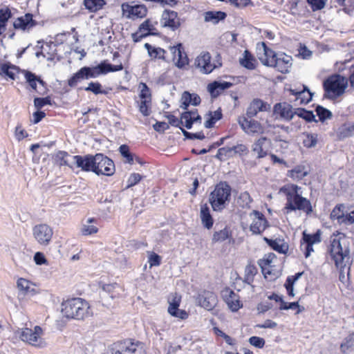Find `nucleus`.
I'll return each mask as SVG.
<instances>
[{
    "label": "nucleus",
    "mask_w": 354,
    "mask_h": 354,
    "mask_svg": "<svg viewBox=\"0 0 354 354\" xmlns=\"http://www.w3.org/2000/svg\"><path fill=\"white\" fill-rule=\"evenodd\" d=\"M261 46L263 50V57H259V59L263 65L270 66L272 64L271 60L275 59L278 55L269 48L264 42L261 43Z\"/></svg>",
    "instance_id": "28"
},
{
    "label": "nucleus",
    "mask_w": 354,
    "mask_h": 354,
    "mask_svg": "<svg viewBox=\"0 0 354 354\" xmlns=\"http://www.w3.org/2000/svg\"><path fill=\"white\" fill-rule=\"evenodd\" d=\"M144 47L151 58L165 60V54L166 53V50L163 48L152 46L149 43L145 44Z\"/></svg>",
    "instance_id": "31"
},
{
    "label": "nucleus",
    "mask_w": 354,
    "mask_h": 354,
    "mask_svg": "<svg viewBox=\"0 0 354 354\" xmlns=\"http://www.w3.org/2000/svg\"><path fill=\"white\" fill-rule=\"evenodd\" d=\"M195 113H196V109L183 112L181 113L182 125H184L187 129H192L194 123L192 118V115Z\"/></svg>",
    "instance_id": "40"
},
{
    "label": "nucleus",
    "mask_w": 354,
    "mask_h": 354,
    "mask_svg": "<svg viewBox=\"0 0 354 354\" xmlns=\"http://www.w3.org/2000/svg\"><path fill=\"white\" fill-rule=\"evenodd\" d=\"M348 86V80L339 74L332 75L323 82V97L335 100L344 94Z\"/></svg>",
    "instance_id": "4"
},
{
    "label": "nucleus",
    "mask_w": 354,
    "mask_h": 354,
    "mask_svg": "<svg viewBox=\"0 0 354 354\" xmlns=\"http://www.w3.org/2000/svg\"><path fill=\"white\" fill-rule=\"evenodd\" d=\"M180 302V297H174L171 301H169L168 313L173 317L185 319L188 317V313L178 308Z\"/></svg>",
    "instance_id": "21"
},
{
    "label": "nucleus",
    "mask_w": 354,
    "mask_h": 354,
    "mask_svg": "<svg viewBox=\"0 0 354 354\" xmlns=\"http://www.w3.org/2000/svg\"><path fill=\"white\" fill-rule=\"evenodd\" d=\"M229 237V232L225 228L224 230L218 232H215L213 234L212 241L214 242H222L225 241Z\"/></svg>",
    "instance_id": "55"
},
{
    "label": "nucleus",
    "mask_w": 354,
    "mask_h": 354,
    "mask_svg": "<svg viewBox=\"0 0 354 354\" xmlns=\"http://www.w3.org/2000/svg\"><path fill=\"white\" fill-rule=\"evenodd\" d=\"M329 253L337 268L342 269L346 266L344 259L346 258L349 259V249L343 250L340 238H335L330 241Z\"/></svg>",
    "instance_id": "6"
},
{
    "label": "nucleus",
    "mask_w": 354,
    "mask_h": 354,
    "mask_svg": "<svg viewBox=\"0 0 354 354\" xmlns=\"http://www.w3.org/2000/svg\"><path fill=\"white\" fill-rule=\"evenodd\" d=\"M255 59L249 50H245L243 53V57L239 59L240 64L248 70L255 68Z\"/></svg>",
    "instance_id": "34"
},
{
    "label": "nucleus",
    "mask_w": 354,
    "mask_h": 354,
    "mask_svg": "<svg viewBox=\"0 0 354 354\" xmlns=\"http://www.w3.org/2000/svg\"><path fill=\"white\" fill-rule=\"evenodd\" d=\"M121 156L125 158V162L130 165L133 164L134 155L130 151V148L127 145H122L118 149Z\"/></svg>",
    "instance_id": "42"
},
{
    "label": "nucleus",
    "mask_w": 354,
    "mask_h": 354,
    "mask_svg": "<svg viewBox=\"0 0 354 354\" xmlns=\"http://www.w3.org/2000/svg\"><path fill=\"white\" fill-rule=\"evenodd\" d=\"M245 281H247L248 283H250V281H253V277L257 272V269L254 265H248L245 268Z\"/></svg>",
    "instance_id": "58"
},
{
    "label": "nucleus",
    "mask_w": 354,
    "mask_h": 354,
    "mask_svg": "<svg viewBox=\"0 0 354 354\" xmlns=\"http://www.w3.org/2000/svg\"><path fill=\"white\" fill-rule=\"evenodd\" d=\"M263 239L272 250L280 254H286L288 251L289 245L283 239H271L266 236Z\"/></svg>",
    "instance_id": "23"
},
{
    "label": "nucleus",
    "mask_w": 354,
    "mask_h": 354,
    "mask_svg": "<svg viewBox=\"0 0 354 354\" xmlns=\"http://www.w3.org/2000/svg\"><path fill=\"white\" fill-rule=\"evenodd\" d=\"M299 189V187L296 185H292L290 189L285 186L280 189V192L285 194L286 196L287 201L285 209L287 210V213L301 210L309 215L313 212L311 203L308 199L298 193Z\"/></svg>",
    "instance_id": "1"
},
{
    "label": "nucleus",
    "mask_w": 354,
    "mask_h": 354,
    "mask_svg": "<svg viewBox=\"0 0 354 354\" xmlns=\"http://www.w3.org/2000/svg\"><path fill=\"white\" fill-rule=\"evenodd\" d=\"M215 158L220 161H225L232 158V150L230 146L219 148L217 151V153L215 155Z\"/></svg>",
    "instance_id": "45"
},
{
    "label": "nucleus",
    "mask_w": 354,
    "mask_h": 354,
    "mask_svg": "<svg viewBox=\"0 0 354 354\" xmlns=\"http://www.w3.org/2000/svg\"><path fill=\"white\" fill-rule=\"evenodd\" d=\"M116 288H118L117 283L103 284L102 286V292L100 293L101 297L105 298L106 296H109L111 299L115 298L116 294H115V289Z\"/></svg>",
    "instance_id": "39"
},
{
    "label": "nucleus",
    "mask_w": 354,
    "mask_h": 354,
    "mask_svg": "<svg viewBox=\"0 0 354 354\" xmlns=\"http://www.w3.org/2000/svg\"><path fill=\"white\" fill-rule=\"evenodd\" d=\"M80 89H84L86 91L92 92L95 95L98 94H107V92L105 90L102 89V84L98 82H91L88 83V86L84 88H80Z\"/></svg>",
    "instance_id": "43"
},
{
    "label": "nucleus",
    "mask_w": 354,
    "mask_h": 354,
    "mask_svg": "<svg viewBox=\"0 0 354 354\" xmlns=\"http://www.w3.org/2000/svg\"><path fill=\"white\" fill-rule=\"evenodd\" d=\"M122 16L131 20H137L146 17L147 9L145 5L134 4L133 2L123 3L121 6Z\"/></svg>",
    "instance_id": "7"
},
{
    "label": "nucleus",
    "mask_w": 354,
    "mask_h": 354,
    "mask_svg": "<svg viewBox=\"0 0 354 354\" xmlns=\"http://www.w3.org/2000/svg\"><path fill=\"white\" fill-rule=\"evenodd\" d=\"M270 104L263 101L259 98H254L250 103L246 110V116L252 118L257 115L259 112L268 111L270 110Z\"/></svg>",
    "instance_id": "14"
},
{
    "label": "nucleus",
    "mask_w": 354,
    "mask_h": 354,
    "mask_svg": "<svg viewBox=\"0 0 354 354\" xmlns=\"http://www.w3.org/2000/svg\"><path fill=\"white\" fill-rule=\"evenodd\" d=\"M199 305L207 310H212L217 304V297L212 291L203 290L197 297Z\"/></svg>",
    "instance_id": "13"
},
{
    "label": "nucleus",
    "mask_w": 354,
    "mask_h": 354,
    "mask_svg": "<svg viewBox=\"0 0 354 354\" xmlns=\"http://www.w3.org/2000/svg\"><path fill=\"white\" fill-rule=\"evenodd\" d=\"M201 97L198 94L190 93L189 91H184L181 97L180 108L188 111L187 109L190 104L193 106H198L201 104Z\"/></svg>",
    "instance_id": "24"
},
{
    "label": "nucleus",
    "mask_w": 354,
    "mask_h": 354,
    "mask_svg": "<svg viewBox=\"0 0 354 354\" xmlns=\"http://www.w3.org/2000/svg\"><path fill=\"white\" fill-rule=\"evenodd\" d=\"M252 201V200L248 192L241 193L237 198V203L243 208L249 207Z\"/></svg>",
    "instance_id": "49"
},
{
    "label": "nucleus",
    "mask_w": 354,
    "mask_h": 354,
    "mask_svg": "<svg viewBox=\"0 0 354 354\" xmlns=\"http://www.w3.org/2000/svg\"><path fill=\"white\" fill-rule=\"evenodd\" d=\"M152 24H141L137 32L131 34V37L134 42H139L141 39L149 35H156V33H151Z\"/></svg>",
    "instance_id": "26"
},
{
    "label": "nucleus",
    "mask_w": 354,
    "mask_h": 354,
    "mask_svg": "<svg viewBox=\"0 0 354 354\" xmlns=\"http://www.w3.org/2000/svg\"><path fill=\"white\" fill-rule=\"evenodd\" d=\"M47 104H51V99L49 96L46 97H35L34 99V105L37 109H40Z\"/></svg>",
    "instance_id": "60"
},
{
    "label": "nucleus",
    "mask_w": 354,
    "mask_h": 354,
    "mask_svg": "<svg viewBox=\"0 0 354 354\" xmlns=\"http://www.w3.org/2000/svg\"><path fill=\"white\" fill-rule=\"evenodd\" d=\"M74 163L76 167L80 168L82 171L94 173V166L96 163V154H86L84 156L75 155L73 156Z\"/></svg>",
    "instance_id": "12"
},
{
    "label": "nucleus",
    "mask_w": 354,
    "mask_h": 354,
    "mask_svg": "<svg viewBox=\"0 0 354 354\" xmlns=\"http://www.w3.org/2000/svg\"><path fill=\"white\" fill-rule=\"evenodd\" d=\"M292 60L291 56L285 54L278 55L275 59L271 60L270 66L276 68L282 73H286L292 66Z\"/></svg>",
    "instance_id": "18"
},
{
    "label": "nucleus",
    "mask_w": 354,
    "mask_h": 354,
    "mask_svg": "<svg viewBox=\"0 0 354 354\" xmlns=\"http://www.w3.org/2000/svg\"><path fill=\"white\" fill-rule=\"evenodd\" d=\"M232 188L226 181H220L209 196V203L215 212L225 209L231 200Z\"/></svg>",
    "instance_id": "3"
},
{
    "label": "nucleus",
    "mask_w": 354,
    "mask_h": 354,
    "mask_svg": "<svg viewBox=\"0 0 354 354\" xmlns=\"http://www.w3.org/2000/svg\"><path fill=\"white\" fill-rule=\"evenodd\" d=\"M295 115L305 120L307 122H317V120L315 119V115L313 111L306 110L304 108L295 109Z\"/></svg>",
    "instance_id": "35"
},
{
    "label": "nucleus",
    "mask_w": 354,
    "mask_h": 354,
    "mask_svg": "<svg viewBox=\"0 0 354 354\" xmlns=\"http://www.w3.org/2000/svg\"><path fill=\"white\" fill-rule=\"evenodd\" d=\"M17 284L18 288L22 291L23 294H26L30 290V281L24 278L19 279Z\"/></svg>",
    "instance_id": "62"
},
{
    "label": "nucleus",
    "mask_w": 354,
    "mask_h": 354,
    "mask_svg": "<svg viewBox=\"0 0 354 354\" xmlns=\"http://www.w3.org/2000/svg\"><path fill=\"white\" fill-rule=\"evenodd\" d=\"M313 11L319 10L324 8L326 0H307Z\"/></svg>",
    "instance_id": "61"
},
{
    "label": "nucleus",
    "mask_w": 354,
    "mask_h": 354,
    "mask_svg": "<svg viewBox=\"0 0 354 354\" xmlns=\"http://www.w3.org/2000/svg\"><path fill=\"white\" fill-rule=\"evenodd\" d=\"M143 346L139 341L127 339L111 344L106 354H143Z\"/></svg>",
    "instance_id": "5"
},
{
    "label": "nucleus",
    "mask_w": 354,
    "mask_h": 354,
    "mask_svg": "<svg viewBox=\"0 0 354 354\" xmlns=\"http://www.w3.org/2000/svg\"><path fill=\"white\" fill-rule=\"evenodd\" d=\"M94 166V173L97 175L112 176L115 172L113 161L102 153H96V163Z\"/></svg>",
    "instance_id": "8"
},
{
    "label": "nucleus",
    "mask_w": 354,
    "mask_h": 354,
    "mask_svg": "<svg viewBox=\"0 0 354 354\" xmlns=\"http://www.w3.org/2000/svg\"><path fill=\"white\" fill-rule=\"evenodd\" d=\"M225 17V12L221 11H208L205 13V21L206 22L209 21L218 22L219 21L224 20Z\"/></svg>",
    "instance_id": "36"
},
{
    "label": "nucleus",
    "mask_w": 354,
    "mask_h": 354,
    "mask_svg": "<svg viewBox=\"0 0 354 354\" xmlns=\"http://www.w3.org/2000/svg\"><path fill=\"white\" fill-rule=\"evenodd\" d=\"M41 333L42 329L39 326H36L33 330L30 328H26L21 331L20 338L23 342H28L32 346L43 347L45 343L41 337Z\"/></svg>",
    "instance_id": "9"
},
{
    "label": "nucleus",
    "mask_w": 354,
    "mask_h": 354,
    "mask_svg": "<svg viewBox=\"0 0 354 354\" xmlns=\"http://www.w3.org/2000/svg\"><path fill=\"white\" fill-rule=\"evenodd\" d=\"M68 156L69 154L68 152L59 151L55 155V160L59 166L66 165L72 167V166H71L66 160V158Z\"/></svg>",
    "instance_id": "50"
},
{
    "label": "nucleus",
    "mask_w": 354,
    "mask_h": 354,
    "mask_svg": "<svg viewBox=\"0 0 354 354\" xmlns=\"http://www.w3.org/2000/svg\"><path fill=\"white\" fill-rule=\"evenodd\" d=\"M289 176L293 179L301 180L308 174L305 170L304 166L297 165L294 169L288 171Z\"/></svg>",
    "instance_id": "37"
},
{
    "label": "nucleus",
    "mask_w": 354,
    "mask_h": 354,
    "mask_svg": "<svg viewBox=\"0 0 354 354\" xmlns=\"http://www.w3.org/2000/svg\"><path fill=\"white\" fill-rule=\"evenodd\" d=\"M180 130L183 133V135L185 136L186 139L188 140H194V139H198V140H203L205 138V136L203 131L197 132V133H191L183 128H180Z\"/></svg>",
    "instance_id": "51"
},
{
    "label": "nucleus",
    "mask_w": 354,
    "mask_h": 354,
    "mask_svg": "<svg viewBox=\"0 0 354 354\" xmlns=\"http://www.w3.org/2000/svg\"><path fill=\"white\" fill-rule=\"evenodd\" d=\"M248 129L252 133H263V127L261 124L257 120L252 119L249 121Z\"/></svg>",
    "instance_id": "52"
},
{
    "label": "nucleus",
    "mask_w": 354,
    "mask_h": 354,
    "mask_svg": "<svg viewBox=\"0 0 354 354\" xmlns=\"http://www.w3.org/2000/svg\"><path fill=\"white\" fill-rule=\"evenodd\" d=\"M340 349L344 353H347L354 350V333L350 334L344 339L340 345Z\"/></svg>",
    "instance_id": "41"
},
{
    "label": "nucleus",
    "mask_w": 354,
    "mask_h": 354,
    "mask_svg": "<svg viewBox=\"0 0 354 354\" xmlns=\"http://www.w3.org/2000/svg\"><path fill=\"white\" fill-rule=\"evenodd\" d=\"M200 217L202 224L205 228L209 230L212 227L214 220L210 214L209 207L207 204L201 206Z\"/></svg>",
    "instance_id": "27"
},
{
    "label": "nucleus",
    "mask_w": 354,
    "mask_h": 354,
    "mask_svg": "<svg viewBox=\"0 0 354 354\" xmlns=\"http://www.w3.org/2000/svg\"><path fill=\"white\" fill-rule=\"evenodd\" d=\"M32 233L36 241L42 245H48L53 234L52 228L46 224L35 225Z\"/></svg>",
    "instance_id": "11"
},
{
    "label": "nucleus",
    "mask_w": 354,
    "mask_h": 354,
    "mask_svg": "<svg viewBox=\"0 0 354 354\" xmlns=\"http://www.w3.org/2000/svg\"><path fill=\"white\" fill-rule=\"evenodd\" d=\"M90 70L93 78L107 74L109 73V62L108 60H103L95 66H90Z\"/></svg>",
    "instance_id": "30"
},
{
    "label": "nucleus",
    "mask_w": 354,
    "mask_h": 354,
    "mask_svg": "<svg viewBox=\"0 0 354 354\" xmlns=\"http://www.w3.org/2000/svg\"><path fill=\"white\" fill-rule=\"evenodd\" d=\"M23 73L24 74L25 79L26 82L28 84L30 87L34 90L37 91V75L29 71L24 70Z\"/></svg>",
    "instance_id": "46"
},
{
    "label": "nucleus",
    "mask_w": 354,
    "mask_h": 354,
    "mask_svg": "<svg viewBox=\"0 0 354 354\" xmlns=\"http://www.w3.org/2000/svg\"><path fill=\"white\" fill-rule=\"evenodd\" d=\"M178 14L176 12L170 10H165L162 15V20L164 22H175Z\"/></svg>",
    "instance_id": "57"
},
{
    "label": "nucleus",
    "mask_w": 354,
    "mask_h": 354,
    "mask_svg": "<svg viewBox=\"0 0 354 354\" xmlns=\"http://www.w3.org/2000/svg\"><path fill=\"white\" fill-rule=\"evenodd\" d=\"M153 129L158 133H164L166 130L169 129V124L165 122L157 121L153 125Z\"/></svg>",
    "instance_id": "64"
},
{
    "label": "nucleus",
    "mask_w": 354,
    "mask_h": 354,
    "mask_svg": "<svg viewBox=\"0 0 354 354\" xmlns=\"http://www.w3.org/2000/svg\"><path fill=\"white\" fill-rule=\"evenodd\" d=\"M315 112L319 117V120L324 122L327 119H330L333 116L330 110L321 105H317L315 108Z\"/></svg>",
    "instance_id": "47"
},
{
    "label": "nucleus",
    "mask_w": 354,
    "mask_h": 354,
    "mask_svg": "<svg viewBox=\"0 0 354 354\" xmlns=\"http://www.w3.org/2000/svg\"><path fill=\"white\" fill-rule=\"evenodd\" d=\"M276 254L273 252H270L264 255L263 258L258 261V264L261 268L263 274L266 277L267 274H270L271 271L269 270H266V266H269L272 262L273 259H275Z\"/></svg>",
    "instance_id": "32"
},
{
    "label": "nucleus",
    "mask_w": 354,
    "mask_h": 354,
    "mask_svg": "<svg viewBox=\"0 0 354 354\" xmlns=\"http://www.w3.org/2000/svg\"><path fill=\"white\" fill-rule=\"evenodd\" d=\"M273 115L276 118L285 121H290L295 115V109L292 106L286 102H278L273 106Z\"/></svg>",
    "instance_id": "10"
},
{
    "label": "nucleus",
    "mask_w": 354,
    "mask_h": 354,
    "mask_svg": "<svg viewBox=\"0 0 354 354\" xmlns=\"http://www.w3.org/2000/svg\"><path fill=\"white\" fill-rule=\"evenodd\" d=\"M195 65L201 68V72L209 74L215 69V66L211 63V55L208 52L201 53L195 60Z\"/></svg>",
    "instance_id": "17"
},
{
    "label": "nucleus",
    "mask_w": 354,
    "mask_h": 354,
    "mask_svg": "<svg viewBox=\"0 0 354 354\" xmlns=\"http://www.w3.org/2000/svg\"><path fill=\"white\" fill-rule=\"evenodd\" d=\"M222 297L232 311L236 312L241 308L239 297L232 290L225 288L222 292Z\"/></svg>",
    "instance_id": "19"
},
{
    "label": "nucleus",
    "mask_w": 354,
    "mask_h": 354,
    "mask_svg": "<svg viewBox=\"0 0 354 354\" xmlns=\"http://www.w3.org/2000/svg\"><path fill=\"white\" fill-rule=\"evenodd\" d=\"M252 214L255 216V219L250 226V230L253 234H261L268 226V221L265 216L257 210H254Z\"/></svg>",
    "instance_id": "15"
},
{
    "label": "nucleus",
    "mask_w": 354,
    "mask_h": 354,
    "mask_svg": "<svg viewBox=\"0 0 354 354\" xmlns=\"http://www.w3.org/2000/svg\"><path fill=\"white\" fill-rule=\"evenodd\" d=\"M317 143V135L314 133H308L304 140L303 144L307 148H312L316 146Z\"/></svg>",
    "instance_id": "53"
},
{
    "label": "nucleus",
    "mask_w": 354,
    "mask_h": 354,
    "mask_svg": "<svg viewBox=\"0 0 354 354\" xmlns=\"http://www.w3.org/2000/svg\"><path fill=\"white\" fill-rule=\"evenodd\" d=\"M142 178V176L138 173L131 174L130 175V176L129 177V179L127 181V183H128L127 187L129 188V187L136 185L140 181V180Z\"/></svg>",
    "instance_id": "63"
},
{
    "label": "nucleus",
    "mask_w": 354,
    "mask_h": 354,
    "mask_svg": "<svg viewBox=\"0 0 354 354\" xmlns=\"http://www.w3.org/2000/svg\"><path fill=\"white\" fill-rule=\"evenodd\" d=\"M62 313L68 319H84L91 315L90 306L81 298H72L62 304Z\"/></svg>",
    "instance_id": "2"
},
{
    "label": "nucleus",
    "mask_w": 354,
    "mask_h": 354,
    "mask_svg": "<svg viewBox=\"0 0 354 354\" xmlns=\"http://www.w3.org/2000/svg\"><path fill=\"white\" fill-rule=\"evenodd\" d=\"M302 87L301 90L290 88V93L296 97V100H300V104H306L312 100L313 93L310 91L307 86L302 85Z\"/></svg>",
    "instance_id": "22"
},
{
    "label": "nucleus",
    "mask_w": 354,
    "mask_h": 354,
    "mask_svg": "<svg viewBox=\"0 0 354 354\" xmlns=\"http://www.w3.org/2000/svg\"><path fill=\"white\" fill-rule=\"evenodd\" d=\"M151 100H141L138 104L139 111L144 116H148L151 113Z\"/></svg>",
    "instance_id": "56"
},
{
    "label": "nucleus",
    "mask_w": 354,
    "mask_h": 354,
    "mask_svg": "<svg viewBox=\"0 0 354 354\" xmlns=\"http://www.w3.org/2000/svg\"><path fill=\"white\" fill-rule=\"evenodd\" d=\"M19 68L10 62L2 63L1 71L0 75L10 78L12 80H15V73L19 72Z\"/></svg>",
    "instance_id": "29"
},
{
    "label": "nucleus",
    "mask_w": 354,
    "mask_h": 354,
    "mask_svg": "<svg viewBox=\"0 0 354 354\" xmlns=\"http://www.w3.org/2000/svg\"><path fill=\"white\" fill-rule=\"evenodd\" d=\"M233 84L229 82L214 81L207 86V91L212 97H216L220 95V91L230 88Z\"/></svg>",
    "instance_id": "25"
},
{
    "label": "nucleus",
    "mask_w": 354,
    "mask_h": 354,
    "mask_svg": "<svg viewBox=\"0 0 354 354\" xmlns=\"http://www.w3.org/2000/svg\"><path fill=\"white\" fill-rule=\"evenodd\" d=\"M344 205L343 204L337 205L330 213V218L333 220H337V222L340 223V221L343 218Z\"/></svg>",
    "instance_id": "48"
},
{
    "label": "nucleus",
    "mask_w": 354,
    "mask_h": 354,
    "mask_svg": "<svg viewBox=\"0 0 354 354\" xmlns=\"http://www.w3.org/2000/svg\"><path fill=\"white\" fill-rule=\"evenodd\" d=\"M249 343L258 348H262L264 347L266 342L265 339L262 337L257 336H252L248 339Z\"/></svg>",
    "instance_id": "59"
},
{
    "label": "nucleus",
    "mask_w": 354,
    "mask_h": 354,
    "mask_svg": "<svg viewBox=\"0 0 354 354\" xmlns=\"http://www.w3.org/2000/svg\"><path fill=\"white\" fill-rule=\"evenodd\" d=\"M84 3L86 9L91 12H96L102 8L106 1L105 0H84Z\"/></svg>",
    "instance_id": "38"
},
{
    "label": "nucleus",
    "mask_w": 354,
    "mask_h": 354,
    "mask_svg": "<svg viewBox=\"0 0 354 354\" xmlns=\"http://www.w3.org/2000/svg\"><path fill=\"white\" fill-rule=\"evenodd\" d=\"M302 240L304 242L312 243V244L318 243L321 242V231L318 230L314 234H308L306 231L302 233Z\"/></svg>",
    "instance_id": "44"
},
{
    "label": "nucleus",
    "mask_w": 354,
    "mask_h": 354,
    "mask_svg": "<svg viewBox=\"0 0 354 354\" xmlns=\"http://www.w3.org/2000/svg\"><path fill=\"white\" fill-rule=\"evenodd\" d=\"M170 50L174 55V59L178 56L176 66L178 68H183L189 64V59L181 43L178 44L176 46H171Z\"/></svg>",
    "instance_id": "20"
},
{
    "label": "nucleus",
    "mask_w": 354,
    "mask_h": 354,
    "mask_svg": "<svg viewBox=\"0 0 354 354\" xmlns=\"http://www.w3.org/2000/svg\"><path fill=\"white\" fill-rule=\"evenodd\" d=\"M91 78H93V77L91 74L90 66H83L68 80V85L71 88H74L77 86L78 83Z\"/></svg>",
    "instance_id": "16"
},
{
    "label": "nucleus",
    "mask_w": 354,
    "mask_h": 354,
    "mask_svg": "<svg viewBox=\"0 0 354 354\" xmlns=\"http://www.w3.org/2000/svg\"><path fill=\"white\" fill-rule=\"evenodd\" d=\"M269 140L267 137H261L252 145V151L257 153V158H262L267 156V151L263 150V145Z\"/></svg>",
    "instance_id": "33"
},
{
    "label": "nucleus",
    "mask_w": 354,
    "mask_h": 354,
    "mask_svg": "<svg viewBox=\"0 0 354 354\" xmlns=\"http://www.w3.org/2000/svg\"><path fill=\"white\" fill-rule=\"evenodd\" d=\"M148 263L149 264V267L152 268L153 266H158L161 263V257L154 252H148Z\"/></svg>",
    "instance_id": "54"
}]
</instances>
